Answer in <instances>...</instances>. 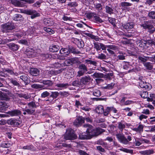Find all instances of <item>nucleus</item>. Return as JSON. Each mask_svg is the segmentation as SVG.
Instances as JSON below:
<instances>
[{
	"label": "nucleus",
	"mask_w": 155,
	"mask_h": 155,
	"mask_svg": "<svg viewBox=\"0 0 155 155\" xmlns=\"http://www.w3.org/2000/svg\"><path fill=\"white\" fill-rule=\"evenodd\" d=\"M84 127L87 128L86 132L89 134L91 138L94 136H97L104 132L105 130L100 127L94 128L93 127L89 124H85L84 125Z\"/></svg>",
	"instance_id": "nucleus-1"
},
{
	"label": "nucleus",
	"mask_w": 155,
	"mask_h": 155,
	"mask_svg": "<svg viewBox=\"0 0 155 155\" xmlns=\"http://www.w3.org/2000/svg\"><path fill=\"white\" fill-rule=\"evenodd\" d=\"M15 27L12 23L8 22L4 23L1 25V31L4 33H7L10 32L11 31L14 29Z\"/></svg>",
	"instance_id": "nucleus-2"
},
{
	"label": "nucleus",
	"mask_w": 155,
	"mask_h": 155,
	"mask_svg": "<svg viewBox=\"0 0 155 155\" xmlns=\"http://www.w3.org/2000/svg\"><path fill=\"white\" fill-rule=\"evenodd\" d=\"M116 136L118 140L121 143L124 144H127L129 141L132 140V137L130 136H128L127 138L123 134H118L116 135Z\"/></svg>",
	"instance_id": "nucleus-3"
},
{
	"label": "nucleus",
	"mask_w": 155,
	"mask_h": 155,
	"mask_svg": "<svg viewBox=\"0 0 155 155\" xmlns=\"http://www.w3.org/2000/svg\"><path fill=\"white\" fill-rule=\"evenodd\" d=\"M64 137L65 139L67 140H74L77 138V136L72 129H69L67 130Z\"/></svg>",
	"instance_id": "nucleus-4"
},
{
	"label": "nucleus",
	"mask_w": 155,
	"mask_h": 155,
	"mask_svg": "<svg viewBox=\"0 0 155 155\" xmlns=\"http://www.w3.org/2000/svg\"><path fill=\"white\" fill-rule=\"evenodd\" d=\"M142 78V77L139 78V85L141 88H144L147 90H150L152 88L151 85L145 81L144 80H143Z\"/></svg>",
	"instance_id": "nucleus-5"
},
{
	"label": "nucleus",
	"mask_w": 155,
	"mask_h": 155,
	"mask_svg": "<svg viewBox=\"0 0 155 155\" xmlns=\"http://www.w3.org/2000/svg\"><path fill=\"white\" fill-rule=\"evenodd\" d=\"M78 68L79 70L78 72L77 76L79 77L83 75L88 70L87 67L84 64H79Z\"/></svg>",
	"instance_id": "nucleus-6"
},
{
	"label": "nucleus",
	"mask_w": 155,
	"mask_h": 155,
	"mask_svg": "<svg viewBox=\"0 0 155 155\" xmlns=\"http://www.w3.org/2000/svg\"><path fill=\"white\" fill-rule=\"evenodd\" d=\"M25 14L31 15V19H34L35 18L40 16V14L35 10L33 9H27L26 11L25 12Z\"/></svg>",
	"instance_id": "nucleus-7"
},
{
	"label": "nucleus",
	"mask_w": 155,
	"mask_h": 155,
	"mask_svg": "<svg viewBox=\"0 0 155 155\" xmlns=\"http://www.w3.org/2000/svg\"><path fill=\"white\" fill-rule=\"evenodd\" d=\"M84 118L82 116H79L74 121V125L77 127H79L84 123Z\"/></svg>",
	"instance_id": "nucleus-8"
},
{
	"label": "nucleus",
	"mask_w": 155,
	"mask_h": 155,
	"mask_svg": "<svg viewBox=\"0 0 155 155\" xmlns=\"http://www.w3.org/2000/svg\"><path fill=\"white\" fill-rule=\"evenodd\" d=\"M143 22V23L140 25V26L144 29H151L153 28L151 21H144Z\"/></svg>",
	"instance_id": "nucleus-9"
},
{
	"label": "nucleus",
	"mask_w": 155,
	"mask_h": 155,
	"mask_svg": "<svg viewBox=\"0 0 155 155\" xmlns=\"http://www.w3.org/2000/svg\"><path fill=\"white\" fill-rule=\"evenodd\" d=\"M91 79V78L89 76L83 77L80 80V84L86 85L90 81Z\"/></svg>",
	"instance_id": "nucleus-10"
},
{
	"label": "nucleus",
	"mask_w": 155,
	"mask_h": 155,
	"mask_svg": "<svg viewBox=\"0 0 155 155\" xmlns=\"http://www.w3.org/2000/svg\"><path fill=\"white\" fill-rule=\"evenodd\" d=\"M20 78L24 82L25 85H27L30 82V80L29 78L26 74L21 75L20 77Z\"/></svg>",
	"instance_id": "nucleus-11"
},
{
	"label": "nucleus",
	"mask_w": 155,
	"mask_h": 155,
	"mask_svg": "<svg viewBox=\"0 0 155 155\" xmlns=\"http://www.w3.org/2000/svg\"><path fill=\"white\" fill-rule=\"evenodd\" d=\"M152 58L153 56L149 57L144 56H141L140 55L138 57V58L141 62H143V63H146V62L147 61L150 60V59H152Z\"/></svg>",
	"instance_id": "nucleus-12"
},
{
	"label": "nucleus",
	"mask_w": 155,
	"mask_h": 155,
	"mask_svg": "<svg viewBox=\"0 0 155 155\" xmlns=\"http://www.w3.org/2000/svg\"><path fill=\"white\" fill-rule=\"evenodd\" d=\"M28 105L29 107L31 108V109H35L38 107L39 105V104L38 102H35L34 101H31L27 104Z\"/></svg>",
	"instance_id": "nucleus-13"
},
{
	"label": "nucleus",
	"mask_w": 155,
	"mask_h": 155,
	"mask_svg": "<svg viewBox=\"0 0 155 155\" xmlns=\"http://www.w3.org/2000/svg\"><path fill=\"white\" fill-rule=\"evenodd\" d=\"M132 5V3L125 2H121L120 3V5H121V6L124 7L123 8H122L123 11H124V10H126L128 11H129V8H127V7L130 6H131Z\"/></svg>",
	"instance_id": "nucleus-14"
},
{
	"label": "nucleus",
	"mask_w": 155,
	"mask_h": 155,
	"mask_svg": "<svg viewBox=\"0 0 155 155\" xmlns=\"http://www.w3.org/2000/svg\"><path fill=\"white\" fill-rule=\"evenodd\" d=\"M11 3L15 6L18 7H23L24 5L22 2L17 0H11Z\"/></svg>",
	"instance_id": "nucleus-15"
},
{
	"label": "nucleus",
	"mask_w": 155,
	"mask_h": 155,
	"mask_svg": "<svg viewBox=\"0 0 155 155\" xmlns=\"http://www.w3.org/2000/svg\"><path fill=\"white\" fill-rule=\"evenodd\" d=\"M22 110L24 111L23 114L24 115L27 114L30 115H32L33 114L35 111V109H33L31 108L27 109L23 108Z\"/></svg>",
	"instance_id": "nucleus-16"
},
{
	"label": "nucleus",
	"mask_w": 155,
	"mask_h": 155,
	"mask_svg": "<svg viewBox=\"0 0 155 155\" xmlns=\"http://www.w3.org/2000/svg\"><path fill=\"white\" fill-rule=\"evenodd\" d=\"M49 48L50 52H56L59 50L60 47L58 45H52L50 46Z\"/></svg>",
	"instance_id": "nucleus-17"
},
{
	"label": "nucleus",
	"mask_w": 155,
	"mask_h": 155,
	"mask_svg": "<svg viewBox=\"0 0 155 155\" xmlns=\"http://www.w3.org/2000/svg\"><path fill=\"white\" fill-rule=\"evenodd\" d=\"M30 73L32 75L37 76L39 74L40 71L36 68H31L30 69Z\"/></svg>",
	"instance_id": "nucleus-18"
},
{
	"label": "nucleus",
	"mask_w": 155,
	"mask_h": 155,
	"mask_svg": "<svg viewBox=\"0 0 155 155\" xmlns=\"http://www.w3.org/2000/svg\"><path fill=\"white\" fill-rule=\"evenodd\" d=\"M0 99L7 101L9 100L10 98L6 93L0 91Z\"/></svg>",
	"instance_id": "nucleus-19"
},
{
	"label": "nucleus",
	"mask_w": 155,
	"mask_h": 155,
	"mask_svg": "<svg viewBox=\"0 0 155 155\" xmlns=\"http://www.w3.org/2000/svg\"><path fill=\"white\" fill-rule=\"evenodd\" d=\"M9 48L13 51H17L19 48V46L18 45L14 43H10L8 45Z\"/></svg>",
	"instance_id": "nucleus-20"
},
{
	"label": "nucleus",
	"mask_w": 155,
	"mask_h": 155,
	"mask_svg": "<svg viewBox=\"0 0 155 155\" xmlns=\"http://www.w3.org/2000/svg\"><path fill=\"white\" fill-rule=\"evenodd\" d=\"M7 113L9 114L11 116H13L21 114V111L18 110H15L11 111H9Z\"/></svg>",
	"instance_id": "nucleus-21"
},
{
	"label": "nucleus",
	"mask_w": 155,
	"mask_h": 155,
	"mask_svg": "<svg viewBox=\"0 0 155 155\" xmlns=\"http://www.w3.org/2000/svg\"><path fill=\"white\" fill-rule=\"evenodd\" d=\"M60 53L61 54L67 56L70 53L69 50L66 48H62L60 51Z\"/></svg>",
	"instance_id": "nucleus-22"
},
{
	"label": "nucleus",
	"mask_w": 155,
	"mask_h": 155,
	"mask_svg": "<svg viewBox=\"0 0 155 155\" xmlns=\"http://www.w3.org/2000/svg\"><path fill=\"white\" fill-rule=\"evenodd\" d=\"M44 24L47 26H51L53 25L52 20L49 18H45L44 19Z\"/></svg>",
	"instance_id": "nucleus-23"
},
{
	"label": "nucleus",
	"mask_w": 155,
	"mask_h": 155,
	"mask_svg": "<svg viewBox=\"0 0 155 155\" xmlns=\"http://www.w3.org/2000/svg\"><path fill=\"white\" fill-rule=\"evenodd\" d=\"M23 35V34L22 32L17 33L15 36H16L17 38H12L7 39L5 40L6 42H10L12 41H14L16 39H18V38H20L22 37Z\"/></svg>",
	"instance_id": "nucleus-24"
},
{
	"label": "nucleus",
	"mask_w": 155,
	"mask_h": 155,
	"mask_svg": "<svg viewBox=\"0 0 155 155\" xmlns=\"http://www.w3.org/2000/svg\"><path fill=\"white\" fill-rule=\"evenodd\" d=\"M64 70V68H62L60 69H59L57 71H53L51 70V71H48V73L51 74L57 75L58 74L61 73L63 70Z\"/></svg>",
	"instance_id": "nucleus-25"
},
{
	"label": "nucleus",
	"mask_w": 155,
	"mask_h": 155,
	"mask_svg": "<svg viewBox=\"0 0 155 155\" xmlns=\"http://www.w3.org/2000/svg\"><path fill=\"white\" fill-rule=\"evenodd\" d=\"M75 41L76 45L79 48H82L84 47V42L81 40L76 39Z\"/></svg>",
	"instance_id": "nucleus-26"
},
{
	"label": "nucleus",
	"mask_w": 155,
	"mask_h": 155,
	"mask_svg": "<svg viewBox=\"0 0 155 155\" xmlns=\"http://www.w3.org/2000/svg\"><path fill=\"white\" fill-rule=\"evenodd\" d=\"M87 134H81L79 135V138L81 140L89 139L91 138V136L89 134L86 132Z\"/></svg>",
	"instance_id": "nucleus-27"
},
{
	"label": "nucleus",
	"mask_w": 155,
	"mask_h": 155,
	"mask_svg": "<svg viewBox=\"0 0 155 155\" xmlns=\"http://www.w3.org/2000/svg\"><path fill=\"white\" fill-rule=\"evenodd\" d=\"M153 150H149L144 151H140V153L143 155H150L153 153Z\"/></svg>",
	"instance_id": "nucleus-28"
},
{
	"label": "nucleus",
	"mask_w": 155,
	"mask_h": 155,
	"mask_svg": "<svg viewBox=\"0 0 155 155\" xmlns=\"http://www.w3.org/2000/svg\"><path fill=\"white\" fill-rule=\"evenodd\" d=\"M147 16L148 18L150 19L155 20V11H149Z\"/></svg>",
	"instance_id": "nucleus-29"
},
{
	"label": "nucleus",
	"mask_w": 155,
	"mask_h": 155,
	"mask_svg": "<svg viewBox=\"0 0 155 155\" xmlns=\"http://www.w3.org/2000/svg\"><path fill=\"white\" fill-rule=\"evenodd\" d=\"M96 111L98 114H102L104 112L103 107L101 105H99L96 108Z\"/></svg>",
	"instance_id": "nucleus-30"
},
{
	"label": "nucleus",
	"mask_w": 155,
	"mask_h": 155,
	"mask_svg": "<svg viewBox=\"0 0 155 155\" xmlns=\"http://www.w3.org/2000/svg\"><path fill=\"white\" fill-rule=\"evenodd\" d=\"M143 65L147 69L151 70L153 68V66L152 63L148 62L143 63Z\"/></svg>",
	"instance_id": "nucleus-31"
},
{
	"label": "nucleus",
	"mask_w": 155,
	"mask_h": 155,
	"mask_svg": "<svg viewBox=\"0 0 155 155\" xmlns=\"http://www.w3.org/2000/svg\"><path fill=\"white\" fill-rule=\"evenodd\" d=\"M10 82L12 84L14 85L17 86L18 87H20L21 85L15 79L11 78L9 80Z\"/></svg>",
	"instance_id": "nucleus-32"
},
{
	"label": "nucleus",
	"mask_w": 155,
	"mask_h": 155,
	"mask_svg": "<svg viewBox=\"0 0 155 155\" xmlns=\"http://www.w3.org/2000/svg\"><path fill=\"white\" fill-rule=\"evenodd\" d=\"M123 26L125 29L128 30L134 27V25L132 22H129L124 25Z\"/></svg>",
	"instance_id": "nucleus-33"
},
{
	"label": "nucleus",
	"mask_w": 155,
	"mask_h": 155,
	"mask_svg": "<svg viewBox=\"0 0 155 155\" xmlns=\"http://www.w3.org/2000/svg\"><path fill=\"white\" fill-rule=\"evenodd\" d=\"M69 86V85L68 83H58L55 85L56 86L58 87L63 88H67Z\"/></svg>",
	"instance_id": "nucleus-34"
},
{
	"label": "nucleus",
	"mask_w": 155,
	"mask_h": 155,
	"mask_svg": "<svg viewBox=\"0 0 155 155\" xmlns=\"http://www.w3.org/2000/svg\"><path fill=\"white\" fill-rule=\"evenodd\" d=\"M143 126L141 124L139 125L137 128H134L133 130L136 131L137 132L141 133L143 131Z\"/></svg>",
	"instance_id": "nucleus-35"
},
{
	"label": "nucleus",
	"mask_w": 155,
	"mask_h": 155,
	"mask_svg": "<svg viewBox=\"0 0 155 155\" xmlns=\"http://www.w3.org/2000/svg\"><path fill=\"white\" fill-rule=\"evenodd\" d=\"M106 12L109 14H113L114 13L113 10L112 8L109 6H106L105 7Z\"/></svg>",
	"instance_id": "nucleus-36"
},
{
	"label": "nucleus",
	"mask_w": 155,
	"mask_h": 155,
	"mask_svg": "<svg viewBox=\"0 0 155 155\" xmlns=\"http://www.w3.org/2000/svg\"><path fill=\"white\" fill-rule=\"evenodd\" d=\"M85 61L88 64H92L94 66H96L97 64V63L96 61L90 60L86 59L85 60Z\"/></svg>",
	"instance_id": "nucleus-37"
},
{
	"label": "nucleus",
	"mask_w": 155,
	"mask_h": 155,
	"mask_svg": "<svg viewBox=\"0 0 155 155\" xmlns=\"http://www.w3.org/2000/svg\"><path fill=\"white\" fill-rule=\"evenodd\" d=\"M140 95L144 98H146L148 97V93L147 91H142L140 93Z\"/></svg>",
	"instance_id": "nucleus-38"
},
{
	"label": "nucleus",
	"mask_w": 155,
	"mask_h": 155,
	"mask_svg": "<svg viewBox=\"0 0 155 155\" xmlns=\"http://www.w3.org/2000/svg\"><path fill=\"white\" fill-rule=\"evenodd\" d=\"M126 54L125 53L120 52L119 53V55H118L117 56L118 59L120 60H122L125 59Z\"/></svg>",
	"instance_id": "nucleus-39"
},
{
	"label": "nucleus",
	"mask_w": 155,
	"mask_h": 155,
	"mask_svg": "<svg viewBox=\"0 0 155 155\" xmlns=\"http://www.w3.org/2000/svg\"><path fill=\"white\" fill-rule=\"evenodd\" d=\"M23 18L22 15L19 14H15L13 17V19L16 21L22 20Z\"/></svg>",
	"instance_id": "nucleus-40"
},
{
	"label": "nucleus",
	"mask_w": 155,
	"mask_h": 155,
	"mask_svg": "<svg viewBox=\"0 0 155 155\" xmlns=\"http://www.w3.org/2000/svg\"><path fill=\"white\" fill-rule=\"evenodd\" d=\"M44 85L50 86L52 85L53 82L50 80H43L42 82Z\"/></svg>",
	"instance_id": "nucleus-41"
},
{
	"label": "nucleus",
	"mask_w": 155,
	"mask_h": 155,
	"mask_svg": "<svg viewBox=\"0 0 155 155\" xmlns=\"http://www.w3.org/2000/svg\"><path fill=\"white\" fill-rule=\"evenodd\" d=\"M93 78H102L104 77V74L101 73L95 72L92 75Z\"/></svg>",
	"instance_id": "nucleus-42"
},
{
	"label": "nucleus",
	"mask_w": 155,
	"mask_h": 155,
	"mask_svg": "<svg viewBox=\"0 0 155 155\" xmlns=\"http://www.w3.org/2000/svg\"><path fill=\"white\" fill-rule=\"evenodd\" d=\"M94 18V21L96 23H101L103 22V21L99 17L97 16L96 14Z\"/></svg>",
	"instance_id": "nucleus-43"
},
{
	"label": "nucleus",
	"mask_w": 155,
	"mask_h": 155,
	"mask_svg": "<svg viewBox=\"0 0 155 155\" xmlns=\"http://www.w3.org/2000/svg\"><path fill=\"white\" fill-rule=\"evenodd\" d=\"M44 87V85H43L39 84H34L31 85V87L32 88L36 89L42 88H43Z\"/></svg>",
	"instance_id": "nucleus-44"
},
{
	"label": "nucleus",
	"mask_w": 155,
	"mask_h": 155,
	"mask_svg": "<svg viewBox=\"0 0 155 155\" xmlns=\"http://www.w3.org/2000/svg\"><path fill=\"white\" fill-rule=\"evenodd\" d=\"M59 94V93L57 91L51 92L50 97H52L53 99H55L58 96Z\"/></svg>",
	"instance_id": "nucleus-45"
},
{
	"label": "nucleus",
	"mask_w": 155,
	"mask_h": 155,
	"mask_svg": "<svg viewBox=\"0 0 155 155\" xmlns=\"http://www.w3.org/2000/svg\"><path fill=\"white\" fill-rule=\"evenodd\" d=\"M100 43H101L97 42L94 43V48L97 51L100 50L101 49Z\"/></svg>",
	"instance_id": "nucleus-46"
},
{
	"label": "nucleus",
	"mask_w": 155,
	"mask_h": 155,
	"mask_svg": "<svg viewBox=\"0 0 155 155\" xmlns=\"http://www.w3.org/2000/svg\"><path fill=\"white\" fill-rule=\"evenodd\" d=\"M72 64H80L81 63L80 61L77 58H71Z\"/></svg>",
	"instance_id": "nucleus-47"
},
{
	"label": "nucleus",
	"mask_w": 155,
	"mask_h": 155,
	"mask_svg": "<svg viewBox=\"0 0 155 155\" xmlns=\"http://www.w3.org/2000/svg\"><path fill=\"white\" fill-rule=\"evenodd\" d=\"M43 29H44V30L45 31L47 32L48 33H49L50 35L54 34V31H53V30L51 29L50 28L44 27Z\"/></svg>",
	"instance_id": "nucleus-48"
},
{
	"label": "nucleus",
	"mask_w": 155,
	"mask_h": 155,
	"mask_svg": "<svg viewBox=\"0 0 155 155\" xmlns=\"http://www.w3.org/2000/svg\"><path fill=\"white\" fill-rule=\"evenodd\" d=\"M108 48L114 51H118L119 50V48L118 46L114 45H108Z\"/></svg>",
	"instance_id": "nucleus-49"
},
{
	"label": "nucleus",
	"mask_w": 155,
	"mask_h": 155,
	"mask_svg": "<svg viewBox=\"0 0 155 155\" xmlns=\"http://www.w3.org/2000/svg\"><path fill=\"white\" fill-rule=\"evenodd\" d=\"M120 150L127 153H129L131 154H133V150H129L125 148L120 149Z\"/></svg>",
	"instance_id": "nucleus-50"
},
{
	"label": "nucleus",
	"mask_w": 155,
	"mask_h": 155,
	"mask_svg": "<svg viewBox=\"0 0 155 155\" xmlns=\"http://www.w3.org/2000/svg\"><path fill=\"white\" fill-rule=\"evenodd\" d=\"M115 84L114 83H111L110 84H108L106 86L103 87L104 89H111L113 87Z\"/></svg>",
	"instance_id": "nucleus-51"
},
{
	"label": "nucleus",
	"mask_w": 155,
	"mask_h": 155,
	"mask_svg": "<svg viewBox=\"0 0 155 155\" xmlns=\"http://www.w3.org/2000/svg\"><path fill=\"white\" fill-rule=\"evenodd\" d=\"M50 94L47 91H44L41 94V97L45 98L50 96Z\"/></svg>",
	"instance_id": "nucleus-52"
},
{
	"label": "nucleus",
	"mask_w": 155,
	"mask_h": 155,
	"mask_svg": "<svg viewBox=\"0 0 155 155\" xmlns=\"http://www.w3.org/2000/svg\"><path fill=\"white\" fill-rule=\"evenodd\" d=\"M108 21L113 26H116V20L115 18L109 17L108 18Z\"/></svg>",
	"instance_id": "nucleus-53"
},
{
	"label": "nucleus",
	"mask_w": 155,
	"mask_h": 155,
	"mask_svg": "<svg viewBox=\"0 0 155 155\" xmlns=\"http://www.w3.org/2000/svg\"><path fill=\"white\" fill-rule=\"evenodd\" d=\"M101 93L98 90H95L93 92V95L96 97H99L101 95Z\"/></svg>",
	"instance_id": "nucleus-54"
},
{
	"label": "nucleus",
	"mask_w": 155,
	"mask_h": 155,
	"mask_svg": "<svg viewBox=\"0 0 155 155\" xmlns=\"http://www.w3.org/2000/svg\"><path fill=\"white\" fill-rule=\"evenodd\" d=\"M123 68L125 70L128 69L129 67V62L126 61H124L123 62Z\"/></svg>",
	"instance_id": "nucleus-55"
},
{
	"label": "nucleus",
	"mask_w": 155,
	"mask_h": 155,
	"mask_svg": "<svg viewBox=\"0 0 155 155\" xmlns=\"http://www.w3.org/2000/svg\"><path fill=\"white\" fill-rule=\"evenodd\" d=\"M68 6L70 7H74L78 6V4L75 2H71L68 4Z\"/></svg>",
	"instance_id": "nucleus-56"
},
{
	"label": "nucleus",
	"mask_w": 155,
	"mask_h": 155,
	"mask_svg": "<svg viewBox=\"0 0 155 155\" xmlns=\"http://www.w3.org/2000/svg\"><path fill=\"white\" fill-rule=\"evenodd\" d=\"M106 56L105 54L101 53V54H98V56L97 57V58L98 59L103 60V59H106Z\"/></svg>",
	"instance_id": "nucleus-57"
},
{
	"label": "nucleus",
	"mask_w": 155,
	"mask_h": 155,
	"mask_svg": "<svg viewBox=\"0 0 155 155\" xmlns=\"http://www.w3.org/2000/svg\"><path fill=\"white\" fill-rule=\"evenodd\" d=\"M110 110V107H107L105 110H104V112H103L104 115V116L107 115L109 114Z\"/></svg>",
	"instance_id": "nucleus-58"
},
{
	"label": "nucleus",
	"mask_w": 155,
	"mask_h": 155,
	"mask_svg": "<svg viewBox=\"0 0 155 155\" xmlns=\"http://www.w3.org/2000/svg\"><path fill=\"white\" fill-rule=\"evenodd\" d=\"M95 15H96V13L91 12L87 13V16L88 18L91 19L93 17L94 18Z\"/></svg>",
	"instance_id": "nucleus-59"
},
{
	"label": "nucleus",
	"mask_w": 155,
	"mask_h": 155,
	"mask_svg": "<svg viewBox=\"0 0 155 155\" xmlns=\"http://www.w3.org/2000/svg\"><path fill=\"white\" fill-rule=\"evenodd\" d=\"M18 42L20 44L25 45H27L28 43L27 41L25 39H22L19 41Z\"/></svg>",
	"instance_id": "nucleus-60"
},
{
	"label": "nucleus",
	"mask_w": 155,
	"mask_h": 155,
	"mask_svg": "<svg viewBox=\"0 0 155 155\" xmlns=\"http://www.w3.org/2000/svg\"><path fill=\"white\" fill-rule=\"evenodd\" d=\"M64 64L66 66H68L69 65H72L71 59L66 60L64 62Z\"/></svg>",
	"instance_id": "nucleus-61"
},
{
	"label": "nucleus",
	"mask_w": 155,
	"mask_h": 155,
	"mask_svg": "<svg viewBox=\"0 0 155 155\" xmlns=\"http://www.w3.org/2000/svg\"><path fill=\"white\" fill-rule=\"evenodd\" d=\"M55 55L57 56V58L58 59L60 60H63L65 59V56L64 55H60L57 54H56Z\"/></svg>",
	"instance_id": "nucleus-62"
},
{
	"label": "nucleus",
	"mask_w": 155,
	"mask_h": 155,
	"mask_svg": "<svg viewBox=\"0 0 155 155\" xmlns=\"http://www.w3.org/2000/svg\"><path fill=\"white\" fill-rule=\"evenodd\" d=\"M23 98L26 100H29L30 101L31 98V95L30 94H25L23 97Z\"/></svg>",
	"instance_id": "nucleus-63"
},
{
	"label": "nucleus",
	"mask_w": 155,
	"mask_h": 155,
	"mask_svg": "<svg viewBox=\"0 0 155 155\" xmlns=\"http://www.w3.org/2000/svg\"><path fill=\"white\" fill-rule=\"evenodd\" d=\"M3 71H4L6 72L11 75H13L14 74V72L9 69H4Z\"/></svg>",
	"instance_id": "nucleus-64"
}]
</instances>
